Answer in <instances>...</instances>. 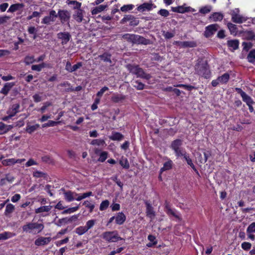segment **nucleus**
Listing matches in <instances>:
<instances>
[{
	"mask_svg": "<svg viewBox=\"0 0 255 255\" xmlns=\"http://www.w3.org/2000/svg\"><path fill=\"white\" fill-rule=\"evenodd\" d=\"M44 225L36 222H28L22 227L23 232L34 235L40 233L44 229Z\"/></svg>",
	"mask_w": 255,
	"mask_h": 255,
	"instance_id": "obj_1",
	"label": "nucleus"
},
{
	"mask_svg": "<svg viewBox=\"0 0 255 255\" xmlns=\"http://www.w3.org/2000/svg\"><path fill=\"white\" fill-rule=\"evenodd\" d=\"M122 37L123 39L126 40L128 42L132 43V44H142L146 45L149 43L148 40L138 35L126 33L122 35Z\"/></svg>",
	"mask_w": 255,
	"mask_h": 255,
	"instance_id": "obj_2",
	"label": "nucleus"
},
{
	"mask_svg": "<svg viewBox=\"0 0 255 255\" xmlns=\"http://www.w3.org/2000/svg\"><path fill=\"white\" fill-rule=\"evenodd\" d=\"M127 68L132 74L135 75L137 77L148 80L151 78L149 74L146 73L138 65L134 64H128Z\"/></svg>",
	"mask_w": 255,
	"mask_h": 255,
	"instance_id": "obj_3",
	"label": "nucleus"
},
{
	"mask_svg": "<svg viewBox=\"0 0 255 255\" xmlns=\"http://www.w3.org/2000/svg\"><path fill=\"white\" fill-rule=\"evenodd\" d=\"M101 237L105 241L109 243L117 242L119 240H123V238L119 236L118 232L116 231L105 232L102 234Z\"/></svg>",
	"mask_w": 255,
	"mask_h": 255,
	"instance_id": "obj_4",
	"label": "nucleus"
},
{
	"mask_svg": "<svg viewBox=\"0 0 255 255\" xmlns=\"http://www.w3.org/2000/svg\"><path fill=\"white\" fill-rule=\"evenodd\" d=\"M164 211L170 217H174L179 221H181L182 220L179 213L176 210L172 209L170 207L169 204L166 202L165 204Z\"/></svg>",
	"mask_w": 255,
	"mask_h": 255,
	"instance_id": "obj_5",
	"label": "nucleus"
},
{
	"mask_svg": "<svg viewBox=\"0 0 255 255\" xmlns=\"http://www.w3.org/2000/svg\"><path fill=\"white\" fill-rule=\"evenodd\" d=\"M196 70L197 73L205 78H208L210 75V72L208 67L205 65H199L196 66Z\"/></svg>",
	"mask_w": 255,
	"mask_h": 255,
	"instance_id": "obj_6",
	"label": "nucleus"
},
{
	"mask_svg": "<svg viewBox=\"0 0 255 255\" xmlns=\"http://www.w3.org/2000/svg\"><path fill=\"white\" fill-rule=\"evenodd\" d=\"M238 9H237L232 11L231 13L232 20L234 22L237 23H242L247 20V18L243 16V15L239 14L238 13Z\"/></svg>",
	"mask_w": 255,
	"mask_h": 255,
	"instance_id": "obj_7",
	"label": "nucleus"
},
{
	"mask_svg": "<svg viewBox=\"0 0 255 255\" xmlns=\"http://www.w3.org/2000/svg\"><path fill=\"white\" fill-rule=\"evenodd\" d=\"M58 15L54 10H51L49 12V15L45 16L42 20V23L49 24L51 22H54L57 17Z\"/></svg>",
	"mask_w": 255,
	"mask_h": 255,
	"instance_id": "obj_8",
	"label": "nucleus"
},
{
	"mask_svg": "<svg viewBox=\"0 0 255 255\" xmlns=\"http://www.w3.org/2000/svg\"><path fill=\"white\" fill-rule=\"evenodd\" d=\"M129 21L130 26H136L139 23V20L132 15H126L120 21L121 24Z\"/></svg>",
	"mask_w": 255,
	"mask_h": 255,
	"instance_id": "obj_9",
	"label": "nucleus"
},
{
	"mask_svg": "<svg viewBox=\"0 0 255 255\" xmlns=\"http://www.w3.org/2000/svg\"><path fill=\"white\" fill-rule=\"evenodd\" d=\"M219 26L217 24H212L207 26L204 32V35L206 37H211L218 29Z\"/></svg>",
	"mask_w": 255,
	"mask_h": 255,
	"instance_id": "obj_10",
	"label": "nucleus"
},
{
	"mask_svg": "<svg viewBox=\"0 0 255 255\" xmlns=\"http://www.w3.org/2000/svg\"><path fill=\"white\" fill-rule=\"evenodd\" d=\"M236 90L240 94L243 101L246 103L247 105L250 104H255V102L252 98L244 92L241 88H237Z\"/></svg>",
	"mask_w": 255,
	"mask_h": 255,
	"instance_id": "obj_11",
	"label": "nucleus"
},
{
	"mask_svg": "<svg viewBox=\"0 0 255 255\" xmlns=\"http://www.w3.org/2000/svg\"><path fill=\"white\" fill-rule=\"evenodd\" d=\"M57 15L62 23L68 21L70 18V13L67 10H59Z\"/></svg>",
	"mask_w": 255,
	"mask_h": 255,
	"instance_id": "obj_12",
	"label": "nucleus"
},
{
	"mask_svg": "<svg viewBox=\"0 0 255 255\" xmlns=\"http://www.w3.org/2000/svg\"><path fill=\"white\" fill-rule=\"evenodd\" d=\"M57 37L61 41V44L65 45L70 40L71 36L68 32H61L57 34Z\"/></svg>",
	"mask_w": 255,
	"mask_h": 255,
	"instance_id": "obj_13",
	"label": "nucleus"
},
{
	"mask_svg": "<svg viewBox=\"0 0 255 255\" xmlns=\"http://www.w3.org/2000/svg\"><path fill=\"white\" fill-rule=\"evenodd\" d=\"M84 14L85 11L82 9L75 10L73 14V18L77 22L81 23L84 20Z\"/></svg>",
	"mask_w": 255,
	"mask_h": 255,
	"instance_id": "obj_14",
	"label": "nucleus"
},
{
	"mask_svg": "<svg viewBox=\"0 0 255 255\" xmlns=\"http://www.w3.org/2000/svg\"><path fill=\"white\" fill-rule=\"evenodd\" d=\"M51 241L50 237H40L35 241L34 244L37 246H44L48 244Z\"/></svg>",
	"mask_w": 255,
	"mask_h": 255,
	"instance_id": "obj_15",
	"label": "nucleus"
},
{
	"mask_svg": "<svg viewBox=\"0 0 255 255\" xmlns=\"http://www.w3.org/2000/svg\"><path fill=\"white\" fill-rule=\"evenodd\" d=\"M61 190L64 191L65 199L68 202L73 201L75 199L74 197L78 195L77 193L71 191H65V190L63 189Z\"/></svg>",
	"mask_w": 255,
	"mask_h": 255,
	"instance_id": "obj_16",
	"label": "nucleus"
},
{
	"mask_svg": "<svg viewBox=\"0 0 255 255\" xmlns=\"http://www.w3.org/2000/svg\"><path fill=\"white\" fill-rule=\"evenodd\" d=\"M146 216L152 221L155 216V213L153 210V207L149 203H146Z\"/></svg>",
	"mask_w": 255,
	"mask_h": 255,
	"instance_id": "obj_17",
	"label": "nucleus"
},
{
	"mask_svg": "<svg viewBox=\"0 0 255 255\" xmlns=\"http://www.w3.org/2000/svg\"><path fill=\"white\" fill-rule=\"evenodd\" d=\"M19 108L20 105L18 104H13L8 110L7 114L12 117L19 112Z\"/></svg>",
	"mask_w": 255,
	"mask_h": 255,
	"instance_id": "obj_18",
	"label": "nucleus"
},
{
	"mask_svg": "<svg viewBox=\"0 0 255 255\" xmlns=\"http://www.w3.org/2000/svg\"><path fill=\"white\" fill-rule=\"evenodd\" d=\"M24 4L22 3H17L11 5L8 8V12H14L17 10L22 9L24 7Z\"/></svg>",
	"mask_w": 255,
	"mask_h": 255,
	"instance_id": "obj_19",
	"label": "nucleus"
},
{
	"mask_svg": "<svg viewBox=\"0 0 255 255\" xmlns=\"http://www.w3.org/2000/svg\"><path fill=\"white\" fill-rule=\"evenodd\" d=\"M152 5L153 4L152 3L145 2L138 6L137 9L140 12L149 11L152 9Z\"/></svg>",
	"mask_w": 255,
	"mask_h": 255,
	"instance_id": "obj_20",
	"label": "nucleus"
},
{
	"mask_svg": "<svg viewBox=\"0 0 255 255\" xmlns=\"http://www.w3.org/2000/svg\"><path fill=\"white\" fill-rule=\"evenodd\" d=\"M227 45L230 50L233 51L239 48V41L236 39L228 40Z\"/></svg>",
	"mask_w": 255,
	"mask_h": 255,
	"instance_id": "obj_21",
	"label": "nucleus"
},
{
	"mask_svg": "<svg viewBox=\"0 0 255 255\" xmlns=\"http://www.w3.org/2000/svg\"><path fill=\"white\" fill-rule=\"evenodd\" d=\"M15 85L13 82L6 83L0 91V93L6 95L10 90Z\"/></svg>",
	"mask_w": 255,
	"mask_h": 255,
	"instance_id": "obj_22",
	"label": "nucleus"
},
{
	"mask_svg": "<svg viewBox=\"0 0 255 255\" xmlns=\"http://www.w3.org/2000/svg\"><path fill=\"white\" fill-rule=\"evenodd\" d=\"M66 3L69 5H72L73 9L76 10L81 9L82 3L77 0H67Z\"/></svg>",
	"mask_w": 255,
	"mask_h": 255,
	"instance_id": "obj_23",
	"label": "nucleus"
},
{
	"mask_svg": "<svg viewBox=\"0 0 255 255\" xmlns=\"http://www.w3.org/2000/svg\"><path fill=\"white\" fill-rule=\"evenodd\" d=\"M126 217L123 212H119L115 217L116 222L118 225H122L126 221Z\"/></svg>",
	"mask_w": 255,
	"mask_h": 255,
	"instance_id": "obj_24",
	"label": "nucleus"
},
{
	"mask_svg": "<svg viewBox=\"0 0 255 255\" xmlns=\"http://www.w3.org/2000/svg\"><path fill=\"white\" fill-rule=\"evenodd\" d=\"M126 97L125 95L119 94H114L111 97V100L114 103H119L124 100Z\"/></svg>",
	"mask_w": 255,
	"mask_h": 255,
	"instance_id": "obj_25",
	"label": "nucleus"
},
{
	"mask_svg": "<svg viewBox=\"0 0 255 255\" xmlns=\"http://www.w3.org/2000/svg\"><path fill=\"white\" fill-rule=\"evenodd\" d=\"M107 4H101L98 6L94 7L91 11V13L93 15H96L104 10H105L107 7Z\"/></svg>",
	"mask_w": 255,
	"mask_h": 255,
	"instance_id": "obj_26",
	"label": "nucleus"
},
{
	"mask_svg": "<svg viewBox=\"0 0 255 255\" xmlns=\"http://www.w3.org/2000/svg\"><path fill=\"white\" fill-rule=\"evenodd\" d=\"M13 128V126L12 125H5L3 123H0V133H5L7 132L8 131L10 130Z\"/></svg>",
	"mask_w": 255,
	"mask_h": 255,
	"instance_id": "obj_27",
	"label": "nucleus"
},
{
	"mask_svg": "<svg viewBox=\"0 0 255 255\" xmlns=\"http://www.w3.org/2000/svg\"><path fill=\"white\" fill-rule=\"evenodd\" d=\"M16 234L14 233L9 232H4L0 234V240H5L13 237H14Z\"/></svg>",
	"mask_w": 255,
	"mask_h": 255,
	"instance_id": "obj_28",
	"label": "nucleus"
},
{
	"mask_svg": "<svg viewBox=\"0 0 255 255\" xmlns=\"http://www.w3.org/2000/svg\"><path fill=\"white\" fill-rule=\"evenodd\" d=\"M190 7H184L183 6H178L177 7H172L171 9L173 12H176L179 13H184L188 11Z\"/></svg>",
	"mask_w": 255,
	"mask_h": 255,
	"instance_id": "obj_29",
	"label": "nucleus"
},
{
	"mask_svg": "<svg viewBox=\"0 0 255 255\" xmlns=\"http://www.w3.org/2000/svg\"><path fill=\"white\" fill-rule=\"evenodd\" d=\"M210 17L214 21H221L223 18V15L220 12H214Z\"/></svg>",
	"mask_w": 255,
	"mask_h": 255,
	"instance_id": "obj_30",
	"label": "nucleus"
},
{
	"mask_svg": "<svg viewBox=\"0 0 255 255\" xmlns=\"http://www.w3.org/2000/svg\"><path fill=\"white\" fill-rule=\"evenodd\" d=\"M111 54L105 52L102 55H100L98 56L102 60L105 62H109V63H112V61L111 59Z\"/></svg>",
	"mask_w": 255,
	"mask_h": 255,
	"instance_id": "obj_31",
	"label": "nucleus"
},
{
	"mask_svg": "<svg viewBox=\"0 0 255 255\" xmlns=\"http://www.w3.org/2000/svg\"><path fill=\"white\" fill-rule=\"evenodd\" d=\"M220 84H226L228 82L230 78V75L226 73L221 76L218 77Z\"/></svg>",
	"mask_w": 255,
	"mask_h": 255,
	"instance_id": "obj_32",
	"label": "nucleus"
},
{
	"mask_svg": "<svg viewBox=\"0 0 255 255\" xmlns=\"http://www.w3.org/2000/svg\"><path fill=\"white\" fill-rule=\"evenodd\" d=\"M51 208L52 206L50 205L41 206L37 209H36L35 212L37 214L44 212H48L51 209Z\"/></svg>",
	"mask_w": 255,
	"mask_h": 255,
	"instance_id": "obj_33",
	"label": "nucleus"
},
{
	"mask_svg": "<svg viewBox=\"0 0 255 255\" xmlns=\"http://www.w3.org/2000/svg\"><path fill=\"white\" fill-rule=\"evenodd\" d=\"M123 137V135L118 132H113L112 135L110 136V138L112 140H121Z\"/></svg>",
	"mask_w": 255,
	"mask_h": 255,
	"instance_id": "obj_34",
	"label": "nucleus"
},
{
	"mask_svg": "<svg viewBox=\"0 0 255 255\" xmlns=\"http://www.w3.org/2000/svg\"><path fill=\"white\" fill-rule=\"evenodd\" d=\"M247 59L249 62L254 63L255 62V49H253L249 52Z\"/></svg>",
	"mask_w": 255,
	"mask_h": 255,
	"instance_id": "obj_35",
	"label": "nucleus"
},
{
	"mask_svg": "<svg viewBox=\"0 0 255 255\" xmlns=\"http://www.w3.org/2000/svg\"><path fill=\"white\" fill-rule=\"evenodd\" d=\"M228 27L231 32V33L233 35H236L238 32L237 27L236 25L232 23H228L227 24Z\"/></svg>",
	"mask_w": 255,
	"mask_h": 255,
	"instance_id": "obj_36",
	"label": "nucleus"
},
{
	"mask_svg": "<svg viewBox=\"0 0 255 255\" xmlns=\"http://www.w3.org/2000/svg\"><path fill=\"white\" fill-rule=\"evenodd\" d=\"M35 62L34 56L32 55H27L24 59V62L26 65H30Z\"/></svg>",
	"mask_w": 255,
	"mask_h": 255,
	"instance_id": "obj_37",
	"label": "nucleus"
},
{
	"mask_svg": "<svg viewBox=\"0 0 255 255\" xmlns=\"http://www.w3.org/2000/svg\"><path fill=\"white\" fill-rule=\"evenodd\" d=\"M182 144V141L180 139H176L174 140L171 144V148L173 150H177L180 148Z\"/></svg>",
	"mask_w": 255,
	"mask_h": 255,
	"instance_id": "obj_38",
	"label": "nucleus"
},
{
	"mask_svg": "<svg viewBox=\"0 0 255 255\" xmlns=\"http://www.w3.org/2000/svg\"><path fill=\"white\" fill-rule=\"evenodd\" d=\"M90 144L93 145H96L98 146H103L106 145L105 140L102 139H93L91 141Z\"/></svg>",
	"mask_w": 255,
	"mask_h": 255,
	"instance_id": "obj_39",
	"label": "nucleus"
},
{
	"mask_svg": "<svg viewBox=\"0 0 255 255\" xmlns=\"http://www.w3.org/2000/svg\"><path fill=\"white\" fill-rule=\"evenodd\" d=\"M172 162L171 160H169L164 163L163 167H162L160 169L161 172L171 169L172 168Z\"/></svg>",
	"mask_w": 255,
	"mask_h": 255,
	"instance_id": "obj_40",
	"label": "nucleus"
},
{
	"mask_svg": "<svg viewBox=\"0 0 255 255\" xmlns=\"http://www.w3.org/2000/svg\"><path fill=\"white\" fill-rule=\"evenodd\" d=\"M120 164L124 168L128 169L129 167L128 161L126 158L122 157L120 160Z\"/></svg>",
	"mask_w": 255,
	"mask_h": 255,
	"instance_id": "obj_41",
	"label": "nucleus"
},
{
	"mask_svg": "<svg viewBox=\"0 0 255 255\" xmlns=\"http://www.w3.org/2000/svg\"><path fill=\"white\" fill-rule=\"evenodd\" d=\"M39 127V125L36 124L35 125H27L26 128V131L29 133H31L36 130Z\"/></svg>",
	"mask_w": 255,
	"mask_h": 255,
	"instance_id": "obj_42",
	"label": "nucleus"
},
{
	"mask_svg": "<svg viewBox=\"0 0 255 255\" xmlns=\"http://www.w3.org/2000/svg\"><path fill=\"white\" fill-rule=\"evenodd\" d=\"M92 195H93V193L91 191L88 192L86 193H84L82 194V195L78 194V195L77 196V197L76 198H75V200L79 201L82 200L83 199H85L87 197H88L92 196Z\"/></svg>",
	"mask_w": 255,
	"mask_h": 255,
	"instance_id": "obj_43",
	"label": "nucleus"
},
{
	"mask_svg": "<svg viewBox=\"0 0 255 255\" xmlns=\"http://www.w3.org/2000/svg\"><path fill=\"white\" fill-rule=\"evenodd\" d=\"M14 206L11 204H8L6 205L4 214L5 215H8L12 213L14 210Z\"/></svg>",
	"mask_w": 255,
	"mask_h": 255,
	"instance_id": "obj_44",
	"label": "nucleus"
},
{
	"mask_svg": "<svg viewBox=\"0 0 255 255\" xmlns=\"http://www.w3.org/2000/svg\"><path fill=\"white\" fill-rule=\"evenodd\" d=\"M46 67V64L44 63H42L38 65H33L31 66V69L33 71L40 72L43 68Z\"/></svg>",
	"mask_w": 255,
	"mask_h": 255,
	"instance_id": "obj_45",
	"label": "nucleus"
},
{
	"mask_svg": "<svg viewBox=\"0 0 255 255\" xmlns=\"http://www.w3.org/2000/svg\"><path fill=\"white\" fill-rule=\"evenodd\" d=\"M87 231L85 226H80L75 229V233L79 235H82Z\"/></svg>",
	"mask_w": 255,
	"mask_h": 255,
	"instance_id": "obj_46",
	"label": "nucleus"
},
{
	"mask_svg": "<svg viewBox=\"0 0 255 255\" xmlns=\"http://www.w3.org/2000/svg\"><path fill=\"white\" fill-rule=\"evenodd\" d=\"M2 164L4 166H11L14 164V158H9L2 160Z\"/></svg>",
	"mask_w": 255,
	"mask_h": 255,
	"instance_id": "obj_47",
	"label": "nucleus"
},
{
	"mask_svg": "<svg viewBox=\"0 0 255 255\" xmlns=\"http://www.w3.org/2000/svg\"><path fill=\"white\" fill-rule=\"evenodd\" d=\"M133 86L136 89L141 90L143 89L144 85L142 83L136 80L133 82Z\"/></svg>",
	"mask_w": 255,
	"mask_h": 255,
	"instance_id": "obj_48",
	"label": "nucleus"
},
{
	"mask_svg": "<svg viewBox=\"0 0 255 255\" xmlns=\"http://www.w3.org/2000/svg\"><path fill=\"white\" fill-rule=\"evenodd\" d=\"M110 204V202L108 200H105L102 202L100 206V210L101 211L105 210L108 208Z\"/></svg>",
	"mask_w": 255,
	"mask_h": 255,
	"instance_id": "obj_49",
	"label": "nucleus"
},
{
	"mask_svg": "<svg viewBox=\"0 0 255 255\" xmlns=\"http://www.w3.org/2000/svg\"><path fill=\"white\" fill-rule=\"evenodd\" d=\"M212 6L211 5H206L200 8L199 12L203 14H206L211 11Z\"/></svg>",
	"mask_w": 255,
	"mask_h": 255,
	"instance_id": "obj_50",
	"label": "nucleus"
},
{
	"mask_svg": "<svg viewBox=\"0 0 255 255\" xmlns=\"http://www.w3.org/2000/svg\"><path fill=\"white\" fill-rule=\"evenodd\" d=\"M79 209L78 206L74 207L72 208H69L66 210H64L62 212V214H71L72 213H74L77 211Z\"/></svg>",
	"mask_w": 255,
	"mask_h": 255,
	"instance_id": "obj_51",
	"label": "nucleus"
},
{
	"mask_svg": "<svg viewBox=\"0 0 255 255\" xmlns=\"http://www.w3.org/2000/svg\"><path fill=\"white\" fill-rule=\"evenodd\" d=\"M196 46V44L194 41H183L182 47H194Z\"/></svg>",
	"mask_w": 255,
	"mask_h": 255,
	"instance_id": "obj_52",
	"label": "nucleus"
},
{
	"mask_svg": "<svg viewBox=\"0 0 255 255\" xmlns=\"http://www.w3.org/2000/svg\"><path fill=\"white\" fill-rule=\"evenodd\" d=\"M83 204L89 209V212L90 213L93 212L95 208V205L91 203L88 201H85L83 202Z\"/></svg>",
	"mask_w": 255,
	"mask_h": 255,
	"instance_id": "obj_53",
	"label": "nucleus"
},
{
	"mask_svg": "<svg viewBox=\"0 0 255 255\" xmlns=\"http://www.w3.org/2000/svg\"><path fill=\"white\" fill-rule=\"evenodd\" d=\"M108 157V152L106 151H102L100 154V157L98 161L101 162H104Z\"/></svg>",
	"mask_w": 255,
	"mask_h": 255,
	"instance_id": "obj_54",
	"label": "nucleus"
},
{
	"mask_svg": "<svg viewBox=\"0 0 255 255\" xmlns=\"http://www.w3.org/2000/svg\"><path fill=\"white\" fill-rule=\"evenodd\" d=\"M96 221L95 220H90L86 222L85 227L87 231L91 229L95 225Z\"/></svg>",
	"mask_w": 255,
	"mask_h": 255,
	"instance_id": "obj_55",
	"label": "nucleus"
},
{
	"mask_svg": "<svg viewBox=\"0 0 255 255\" xmlns=\"http://www.w3.org/2000/svg\"><path fill=\"white\" fill-rule=\"evenodd\" d=\"M174 151L176 154V155L178 157L183 156L184 158L185 156L187 155L186 154V152L184 150L181 149L180 148Z\"/></svg>",
	"mask_w": 255,
	"mask_h": 255,
	"instance_id": "obj_56",
	"label": "nucleus"
},
{
	"mask_svg": "<svg viewBox=\"0 0 255 255\" xmlns=\"http://www.w3.org/2000/svg\"><path fill=\"white\" fill-rule=\"evenodd\" d=\"M163 35L166 39H170L175 35L174 32L163 31Z\"/></svg>",
	"mask_w": 255,
	"mask_h": 255,
	"instance_id": "obj_57",
	"label": "nucleus"
},
{
	"mask_svg": "<svg viewBox=\"0 0 255 255\" xmlns=\"http://www.w3.org/2000/svg\"><path fill=\"white\" fill-rule=\"evenodd\" d=\"M134 7V5L132 4L124 5L121 7V10L122 11L126 12L132 9Z\"/></svg>",
	"mask_w": 255,
	"mask_h": 255,
	"instance_id": "obj_58",
	"label": "nucleus"
},
{
	"mask_svg": "<svg viewBox=\"0 0 255 255\" xmlns=\"http://www.w3.org/2000/svg\"><path fill=\"white\" fill-rule=\"evenodd\" d=\"M247 233H255V222L252 223L250 224L247 229Z\"/></svg>",
	"mask_w": 255,
	"mask_h": 255,
	"instance_id": "obj_59",
	"label": "nucleus"
},
{
	"mask_svg": "<svg viewBox=\"0 0 255 255\" xmlns=\"http://www.w3.org/2000/svg\"><path fill=\"white\" fill-rule=\"evenodd\" d=\"M33 175L36 178L45 177L46 174L39 171H36L33 173Z\"/></svg>",
	"mask_w": 255,
	"mask_h": 255,
	"instance_id": "obj_60",
	"label": "nucleus"
},
{
	"mask_svg": "<svg viewBox=\"0 0 255 255\" xmlns=\"http://www.w3.org/2000/svg\"><path fill=\"white\" fill-rule=\"evenodd\" d=\"M254 45V43L252 42H243V45L244 46V49L246 51H248L250 49H251Z\"/></svg>",
	"mask_w": 255,
	"mask_h": 255,
	"instance_id": "obj_61",
	"label": "nucleus"
},
{
	"mask_svg": "<svg viewBox=\"0 0 255 255\" xmlns=\"http://www.w3.org/2000/svg\"><path fill=\"white\" fill-rule=\"evenodd\" d=\"M109 88L108 87L104 86L96 94L97 97H102L104 93L108 91Z\"/></svg>",
	"mask_w": 255,
	"mask_h": 255,
	"instance_id": "obj_62",
	"label": "nucleus"
},
{
	"mask_svg": "<svg viewBox=\"0 0 255 255\" xmlns=\"http://www.w3.org/2000/svg\"><path fill=\"white\" fill-rule=\"evenodd\" d=\"M242 248L244 250H249L251 249L252 245L249 242H243L241 245Z\"/></svg>",
	"mask_w": 255,
	"mask_h": 255,
	"instance_id": "obj_63",
	"label": "nucleus"
},
{
	"mask_svg": "<svg viewBox=\"0 0 255 255\" xmlns=\"http://www.w3.org/2000/svg\"><path fill=\"white\" fill-rule=\"evenodd\" d=\"M51 105V103L48 102H45L43 104V106L40 108V111L43 113L45 112L46 109L47 107L50 106Z\"/></svg>",
	"mask_w": 255,
	"mask_h": 255,
	"instance_id": "obj_64",
	"label": "nucleus"
}]
</instances>
